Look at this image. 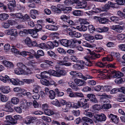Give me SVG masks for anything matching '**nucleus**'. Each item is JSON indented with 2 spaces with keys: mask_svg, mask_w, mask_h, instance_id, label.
Listing matches in <instances>:
<instances>
[{
  "mask_svg": "<svg viewBox=\"0 0 125 125\" xmlns=\"http://www.w3.org/2000/svg\"><path fill=\"white\" fill-rule=\"evenodd\" d=\"M100 74L103 79H110L111 77L118 78L123 76V74L121 72H116L113 70L108 71L106 69L100 71Z\"/></svg>",
  "mask_w": 125,
  "mask_h": 125,
  "instance_id": "f257e3e1",
  "label": "nucleus"
},
{
  "mask_svg": "<svg viewBox=\"0 0 125 125\" xmlns=\"http://www.w3.org/2000/svg\"><path fill=\"white\" fill-rule=\"evenodd\" d=\"M17 66V69L14 70L15 73L17 74H24L26 66L21 63H18Z\"/></svg>",
  "mask_w": 125,
  "mask_h": 125,
  "instance_id": "f03ea898",
  "label": "nucleus"
},
{
  "mask_svg": "<svg viewBox=\"0 0 125 125\" xmlns=\"http://www.w3.org/2000/svg\"><path fill=\"white\" fill-rule=\"evenodd\" d=\"M88 99H86L85 98H82L78 102V103L79 107H83L85 109L89 107L88 105L86 103Z\"/></svg>",
  "mask_w": 125,
  "mask_h": 125,
  "instance_id": "7ed1b4c3",
  "label": "nucleus"
},
{
  "mask_svg": "<svg viewBox=\"0 0 125 125\" xmlns=\"http://www.w3.org/2000/svg\"><path fill=\"white\" fill-rule=\"evenodd\" d=\"M75 40H70L68 41L66 39H62L61 41V43L62 45L68 47L71 46H73L72 44L73 43H75Z\"/></svg>",
  "mask_w": 125,
  "mask_h": 125,
  "instance_id": "20e7f679",
  "label": "nucleus"
},
{
  "mask_svg": "<svg viewBox=\"0 0 125 125\" xmlns=\"http://www.w3.org/2000/svg\"><path fill=\"white\" fill-rule=\"evenodd\" d=\"M85 63L83 61L80 60L78 63L77 64H75L73 65V68L77 70L82 69L84 67Z\"/></svg>",
  "mask_w": 125,
  "mask_h": 125,
  "instance_id": "39448f33",
  "label": "nucleus"
},
{
  "mask_svg": "<svg viewBox=\"0 0 125 125\" xmlns=\"http://www.w3.org/2000/svg\"><path fill=\"white\" fill-rule=\"evenodd\" d=\"M5 34L7 35H11V36H16L18 33L16 29H11L5 31Z\"/></svg>",
  "mask_w": 125,
  "mask_h": 125,
  "instance_id": "423d86ee",
  "label": "nucleus"
},
{
  "mask_svg": "<svg viewBox=\"0 0 125 125\" xmlns=\"http://www.w3.org/2000/svg\"><path fill=\"white\" fill-rule=\"evenodd\" d=\"M25 43L29 47L35 46L36 45V42L35 41L32 42L31 39L29 37H27L25 40Z\"/></svg>",
  "mask_w": 125,
  "mask_h": 125,
  "instance_id": "0eeeda50",
  "label": "nucleus"
},
{
  "mask_svg": "<svg viewBox=\"0 0 125 125\" xmlns=\"http://www.w3.org/2000/svg\"><path fill=\"white\" fill-rule=\"evenodd\" d=\"M75 43H78L79 44H82V45L84 46L91 48L92 46L90 44L87 42L86 41H83L82 40H75Z\"/></svg>",
  "mask_w": 125,
  "mask_h": 125,
  "instance_id": "6e6552de",
  "label": "nucleus"
},
{
  "mask_svg": "<svg viewBox=\"0 0 125 125\" xmlns=\"http://www.w3.org/2000/svg\"><path fill=\"white\" fill-rule=\"evenodd\" d=\"M9 2L8 4V7L10 10H12L16 6V3L15 0H7Z\"/></svg>",
  "mask_w": 125,
  "mask_h": 125,
  "instance_id": "1a4fd4ad",
  "label": "nucleus"
},
{
  "mask_svg": "<svg viewBox=\"0 0 125 125\" xmlns=\"http://www.w3.org/2000/svg\"><path fill=\"white\" fill-rule=\"evenodd\" d=\"M94 117L98 121H105L106 119L105 115L104 114L95 115Z\"/></svg>",
  "mask_w": 125,
  "mask_h": 125,
  "instance_id": "9d476101",
  "label": "nucleus"
},
{
  "mask_svg": "<svg viewBox=\"0 0 125 125\" xmlns=\"http://www.w3.org/2000/svg\"><path fill=\"white\" fill-rule=\"evenodd\" d=\"M83 36L84 37L86 40L89 41L91 42H93L94 41V37L93 36L90 35L89 34L85 33L84 34Z\"/></svg>",
  "mask_w": 125,
  "mask_h": 125,
  "instance_id": "9b49d317",
  "label": "nucleus"
},
{
  "mask_svg": "<svg viewBox=\"0 0 125 125\" xmlns=\"http://www.w3.org/2000/svg\"><path fill=\"white\" fill-rule=\"evenodd\" d=\"M7 22H3L2 23V26L5 28H7L10 26V24L12 25L15 23V21L13 20H8L7 21Z\"/></svg>",
  "mask_w": 125,
  "mask_h": 125,
  "instance_id": "f8f14e48",
  "label": "nucleus"
},
{
  "mask_svg": "<svg viewBox=\"0 0 125 125\" xmlns=\"http://www.w3.org/2000/svg\"><path fill=\"white\" fill-rule=\"evenodd\" d=\"M110 27L112 29L119 32H122L123 30V27L119 25H112Z\"/></svg>",
  "mask_w": 125,
  "mask_h": 125,
  "instance_id": "ddd939ff",
  "label": "nucleus"
},
{
  "mask_svg": "<svg viewBox=\"0 0 125 125\" xmlns=\"http://www.w3.org/2000/svg\"><path fill=\"white\" fill-rule=\"evenodd\" d=\"M109 117L113 122L115 124H117L119 122V119L117 116L112 114L109 115Z\"/></svg>",
  "mask_w": 125,
  "mask_h": 125,
  "instance_id": "4468645a",
  "label": "nucleus"
},
{
  "mask_svg": "<svg viewBox=\"0 0 125 125\" xmlns=\"http://www.w3.org/2000/svg\"><path fill=\"white\" fill-rule=\"evenodd\" d=\"M100 57V54L94 53L92 54H90L89 55H86L84 57V58L87 59H88L89 58H91L92 59H94L96 58H99Z\"/></svg>",
  "mask_w": 125,
  "mask_h": 125,
  "instance_id": "2eb2a0df",
  "label": "nucleus"
},
{
  "mask_svg": "<svg viewBox=\"0 0 125 125\" xmlns=\"http://www.w3.org/2000/svg\"><path fill=\"white\" fill-rule=\"evenodd\" d=\"M56 43H53L52 42L49 41L47 43V45H46V49H53L55 46H57V45H55Z\"/></svg>",
  "mask_w": 125,
  "mask_h": 125,
  "instance_id": "dca6fc26",
  "label": "nucleus"
},
{
  "mask_svg": "<svg viewBox=\"0 0 125 125\" xmlns=\"http://www.w3.org/2000/svg\"><path fill=\"white\" fill-rule=\"evenodd\" d=\"M75 83L78 86H83L85 83L84 81L82 79H76L74 80Z\"/></svg>",
  "mask_w": 125,
  "mask_h": 125,
  "instance_id": "f3484780",
  "label": "nucleus"
},
{
  "mask_svg": "<svg viewBox=\"0 0 125 125\" xmlns=\"http://www.w3.org/2000/svg\"><path fill=\"white\" fill-rule=\"evenodd\" d=\"M73 28L75 29H77L80 31H85L87 29V27L84 25L77 26L76 27H73Z\"/></svg>",
  "mask_w": 125,
  "mask_h": 125,
  "instance_id": "a211bd4d",
  "label": "nucleus"
},
{
  "mask_svg": "<svg viewBox=\"0 0 125 125\" xmlns=\"http://www.w3.org/2000/svg\"><path fill=\"white\" fill-rule=\"evenodd\" d=\"M87 97L89 98L91 101L95 103H97V101L95 97V95L92 94H87Z\"/></svg>",
  "mask_w": 125,
  "mask_h": 125,
  "instance_id": "6ab92c4d",
  "label": "nucleus"
},
{
  "mask_svg": "<svg viewBox=\"0 0 125 125\" xmlns=\"http://www.w3.org/2000/svg\"><path fill=\"white\" fill-rule=\"evenodd\" d=\"M69 34L71 36L77 38H80L82 36L81 34L79 32L72 31L70 32Z\"/></svg>",
  "mask_w": 125,
  "mask_h": 125,
  "instance_id": "aec40b11",
  "label": "nucleus"
},
{
  "mask_svg": "<svg viewBox=\"0 0 125 125\" xmlns=\"http://www.w3.org/2000/svg\"><path fill=\"white\" fill-rule=\"evenodd\" d=\"M36 118L33 117L31 116H27L26 117L24 123L27 124H30L31 123L32 121L33 120L36 119Z\"/></svg>",
  "mask_w": 125,
  "mask_h": 125,
  "instance_id": "412c9836",
  "label": "nucleus"
},
{
  "mask_svg": "<svg viewBox=\"0 0 125 125\" xmlns=\"http://www.w3.org/2000/svg\"><path fill=\"white\" fill-rule=\"evenodd\" d=\"M10 82L13 84L15 85H17L20 83V82L22 83L23 84V83L22 81H20V80L18 79H14L12 78L11 79H9Z\"/></svg>",
  "mask_w": 125,
  "mask_h": 125,
  "instance_id": "4be33fe9",
  "label": "nucleus"
},
{
  "mask_svg": "<svg viewBox=\"0 0 125 125\" xmlns=\"http://www.w3.org/2000/svg\"><path fill=\"white\" fill-rule=\"evenodd\" d=\"M76 76L79 78H82L85 80H86L87 79H91L92 77L89 75H87L86 77L84 76L81 73H77Z\"/></svg>",
  "mask_w": 125,
  "mask_h": 125,
  "instance_id": "5701e85b",
  "label": "nucleus"
},
{
  "mask_svg": "<svg viewBox=\"0 0 125 125\" xmlns=\"http://www.w3.org/2000/svg\"><path fill=\"white\" fill-rule=\"evenodd\" d=\"M2 63L5 66L8 68H12L13 66V64L10 61L6 60L3 61L2 62Z\"/></svg>",
  "mask_w": 125,
  "mask_h": 125,
  "instance_id": "b1692460",
  "label": "nucleus"
},
{
  "mask_svg": "<svg viewBox=\"0 0 125 125\" xmlns=\"http://www.w3.org/2000/svg\"><path fill=\"white\" fill-rule=\"evenodd\" d=\"M29 55L30 56L27 57V59L31 61H31L29 62V65L31 67V66H34V64L35 63L34 61H33L34 57L32 55Z\"/></svg>",
  "mask_w": 125,
  "mask_h": 125,
  "instance_id": "393cba45",
  "label": "nucleus"
},
{
  "mask_svg": "<svg viewBox=\"0 0 125 125\" xmlns=\"http://www.w3.org/2000/svg\"><path fill=\"white\" fill-rule=\"evenodd\" d=\"M69 86L71 87L73 90L75 91H77L79 90L78 86L75 85L74 83L72 81H70L69 83Z\"/></svg>",
  "mask_w": 125,
  "mask_h": 125,
  "instance_id": "a878e982",
  "label": "nucleus"
},
{
  "mask_svg": "<svg viewBox=\"0 0 125 125\" xmlns=\"http://www.w3.org/2000/svg\"><path fill=\"white\" fill-rule=\"evenodd\" d=\"M87 3L86 2H82L77 5L75 7V8L78 9H82L85 8L86 9Z\"/></svg>",
  "mask_w": 125,
  "mask_h": 125,
  "instance_id": "bb28decb",
  "label": "nucleus"
},
{
  "mask_svg": "<svg viewBox=\"0 0 125 125\" xmlns=\"http://www.w3.org/2000/svg\"><path fill=\"white\" fill-rule=\"evenodd\" d=\"M44 114L46 115L50 116L54 114V112L52 110L48 109L44 110Z\"/></svg>",
  "mask_w": 125,
  "mask_h": 125,
  "instance_id": "cd10ccee",
  "label": "nucleus"
},
{
  "mask_svg": "<svg viewBox=\"0 0 125 125\" xmlns=\"http://www.w3.org/2000/svg\"><path fill=\"white\" fill-rule=\"evenodd\" d=\"M9 15L7 13H3L0 14V20L3 21L7 19L9 17Z\"/></svg>",
  "mask_w": 125,
  "mask_h": 125,
  "instance_id": "c85d7f7f",
  "label": "nucleus"
},
{
  "mask_svg": "<svg viewBox=\"0 0 125 125\" xmlns=\"http://www.w3.org/2000/svg\"><path fill=\"white\" fill-rule=\"evenodd\" d=\"M1 91L5 94H8L10 92L9 87L8 86L3 87L1 88Z\"/></svg>",
  "mask_w": 125,
  "mask_h": 125,
  "instance_id": "c756f323",
  "label": "nucleus"
},
{
  "mask_svg": "<svg viewBox=\"0 0 125 125\" xmlns=\"http://www.w3.org/2000/svg\"><path fill=\"white\" fill-rule=\"evenodd\" d=\"M33 86V89L32 91V92L35 93H38L39 89L41 88L40 86L37 84H34Z\"/></svg>",
  "mask_w": 125,
  "mask_h": 125,
  "instance_id": "7c9ffc66",
  "label": "nucleus"
},
{
  "mask_svg": "<svg viewBox=\"0 0 125 125\" xmlns=\"http://www.w3.org/2000/svg\"><path fill=\"white\" fill-rule=\"evenodd\" d=\"M16 123V120L10 121L5 120L4 122V124L5 125H12L15 124Z\"/></svg>",
  "mask_w": 125,
  "mask_h": 125,
  "instance_id": "2f4dec72",
  "label": "nucleus"
},
{
  "mask_svg": "<svg viewBox=\"0 0 125 125\" xmlns=\"http://www.w3.org/2000/svg\"><path fill=\"white\" fill-rule=\"evenodd\" d=\"M40 81L41 83L44 85L48 86L50 85L49 81L44 79H42Z\"/></svg>",
  "mask_w": 125,
  "mask_h": 125,
  "instance_id": "473e14b6",
  "label": "nucleus"
},
{
  "mask_svg": "<svg viewBox=\"0 0 125 125\" xmlns=\"http://www.w3.org/2000/svg\"><path fill=\"white\" fill-rule=\"evenodd\" d=\"M95 8V6L94 4L91 3H87L86 10H89L92 9L94 10V8Z\"/></svg>",
  "mask_w": 125,
  "mask_h": 125,
  "instance_id": "72a5a7b5",
  "label": "nucleus"
},
{
  "mask_svg": "<svg viewBox=\"0 0 125 125\" xmlns=\"http://www.w3.org/2000/svg\"><path fill=\"white\" fill-rule=\"evenodd\" d=\"M49 97L51 99H54L55 96V92L52 90H51L49 92Z\"/></svg>",
  "mask_w": 125,
  "mask_h": 125,
  "instance_id": "f704fd0d",
  "label": "nucleus"
},
{
  "mask_svg": "<svg viewBox=\"0 0 125 125\" xmlns=\"http://www.w3.org/2000/svg\"><path fill=\"white\" fill-rule=\"evenodd\" d=\"M0 97V101L2 102H6L8 100V97L4 95H1Z\"/></svg>",
  "mask_w": 125,
  "mask_h": 125,
  "instance_id": "c9c22d12",
  "label": "nucleus"
},
{
  "mask_svg": "<svg viewBox=\"0 0 125 125\" xmlns=\"http://www.w3.org/2000/svg\"><path fill=\"white\" fill-rule=\"evenodd\" d=\"M51 103L52 104L58 107H59L61 106V105L60 103V101H59L57 99H55L53 100L52 102Z\"/></svg>",
  "mask_w": 125,
  "mask_h": 125,
  "instance_id": "e433bc0d",
  "label": "nucleus"
},
{
  "mask_svg": "<svg viewBox=\"0 0 125 125\" xmlns=\"http://www.w3.org/2000/svg\"><path fill=\"white\" fill-rule=\"evenodd\" d=\"M66 74L65 71L63 70H60L57 72V77H60L62 75H64Z\"/></svg>",
  "mask_w": 125,
  "mask_h": 125,
  "instance_id": "4c0bfd02",
  "label": "nucleus"
},
{
  "mask_svg": "<svg viewBox=\"0 0 125 125\" xmlns=\"http://www.w3.org/2000/svg\"><path fill=\"white\" fill-rule=\"evenodd\" d=\"M48 72L49 74L52 75L54 76L57 77V72L53 70H50L48 71Z\"/></svg>",
  "mask_w": 125,
  "mask_h": 125,
  "instance_id": "58836bf2",
  "label": "nucleus"
},
{
  "mask_svg": "<svg viewBox=\"0 0 125 125\" xmlns=\"http://www.w3.org/2000/svg\"><path fill=\"white\" fill-rule=\"evenodd\" d=\"M35 46H37L43 49H46V45L44 43H42L38 44L36 43V45Z\"/></svg>",
  "mask_w": 125,
  "mask_h": 125,
  "instance_id": "ea45409f",
  "label": "nucleus"
},
{
  "mask_svg": "<svg viewBox=\"0 0 125 125\" xmlns=\"http://www.w3.org/2000/svg\"><path fill=\"white\" fill-rule=\"evenodd\" d=\"M30 16L27 14H25L24 16L23 15V17L22 18L21 21L23 22L28 21L30 20Z\"/></svg>",
  "mask_w": 125,
  "mask_h": 125,
  "instance_id": "a19ab883",
  "label": "nucleus"
},
{
  "mask_svg": "<svg viewBox=\"0 0 125 125\" xmlns=\"http://www.w3.org/2000/svg\"><path fill=\"white\" fill-rule=\"evenodd\" d=\"M11 100L12 103L15 104H17L19 102V99L16 97L12 98H11Z\"/></svg>",
  "mask_w": 125,
  "mask_h": 125,
  "instance_id": "79ce46f5",
  "label": "nucleus"
},
{
  "mask_svg": "<svg viewBox=\"0 0 125 125\" xmlns=\"http://www.w3.org/2000/svg\"><path fill=\"white\" fill-rule=\"evenodd\" d=\"M51 8L52 10L54 11L56 13H60L61 12V10L56 7L52 6L51 7Z\"/></svg>",
  "mask_w": 125,
  "mask_h": 125,
  "instance_id": "37998d69",
  "label": "nucleus"
},
{
  "mask_svg": "<svg viewBox=\"0 0 125 125\" xmlns=\"http://www.w3.org/2000/svg\"><path fill=\"white\" fill-rule=\"evenodd\" d=\"M82 119L84 121L89 123L90 124H92L93 123V121L92 119L86 117H83L82 118Z\"/></svg>",
  "mask_w": 125,
  "mask_h": 125,
  "instance_id": "c03bdc74",
  "label": "nucleus"
},
{
  "mask_svg": "<svg viewBox=\"0 0 125 125\" xmlns=\"http://www.w3.org/2000/svg\"><path fill=\"white\" fill-rule=\"evenodd\" d=\"M107 64L106 62H99L96 63V65L98 67L102 68L106 66Z\"/></svg>",
  "mask_w": 125,
  "mask_h": 125,
  "instance_id": "a18cd8bd",
  "label": "nucleus"
},
{
  "mask_svg": "<svg viewBox=\"0 0 125 125\" xmlns=\"http://www.w3.org/2000/svg\"><path fill=\"white\" fill-rule=\"evenodd\" d=\"M41 118L45 121L50 122L52 121L51 118L48 116H43Z\"/></svg>",
  "mask_w": 125,
  "mask_h": 125,
  "instance_id": "49530a36",
  "label": "nucleus"
},
{
  "mask_svg": "<svg viewBox=\"0 0 125 125\" xmlns=\"http://www.w3.org/2000/svg\"><path fill=\"white\" fill-rule=\"evenodd\" d=\"M89 31L90 33H92L95 31V29L93 25H89L88 27Z\"/></svg>",
  "mask_w": 125,
  "mask_h": 125,
  "instance_id": "de8ad7c7",
  "label": "nucleus"
},
{
  "mask_svg": "<svg viewBox=\"0 0 125 125\" xmlns=\"http://www.w3.org/2000/svg\"><path fill=\"white\" fill-rule=\"evenodd\" d=\"M13 91L15 92H20L22 93L25 90L24 89H21L20 87H16L13 89Z\"/></svg>",
  "mask_w": 125,
  "mask_h": 125,
  "instance_id": "09e8293b",
  "label": "nucleus"
},
{
  "mask_svg": "<svg viewBox=\"0 0 125 125\" xmlns=\"http://www.w3.org/2000/svg\"><path fill=\"white\" fill-rule=\"evenodd\" d=\"M94 13H98L101 11H103V7H101L99 8H94Z\"/></svg>",
  "mask_w": 125,
  "mask_h": 125,
  "instance_id": "8fccbe9b",
  "label": "nucleus"
},
{
  "mask_svg": "<svg viewBox=\"0 0 125 125\" xmlns=\"http://www.w3.org/2000/svg\"><path fill=\"white\" fill-rule=\"evenodd\" d=\"M117 37L119 40H122L125 38V34L123 33H120L118 35Z\"/></svg>",
  "mask_w": 125,
  "mask_h": 125,
  "instance_id": "3c124183",
  "label": "nucleus"
},
{
  "mask_svg": "<svg viewBox=\"0 0 125 125\" xmlns=\"http://www.w3.org/2000/svg\"><path fill=\"white\" fill-rule=\"evenodd\" d=\"M99 19V22L102 24H105L108 21L107 19L105 18H100Z\"/></svg>",
  "mask_w": 125,
  "mask_h": 125,
  "instance_id": "603ef678",
  "label": "nucleus"
},
{
  "mask_svg": "<svg viewBox=\"0 0 125 125\" xmlns=\"http://www.w3.org/2000/svg\"><path fill=\"white\" fill-rule=\"evenodd\" d=\"M81 11L80 10H76L73 12V14L75 16H80L81 15Z\"/></svg>",
  "mask_w": 125,
  "mask_h": 125,
  "instance_id": "864d4df0",
  "label": "nucleus"
},
{
  "mask_svg": "<svg viewBox=\"0 0 125 125\" xmlns=\"http://www.w3.org/2000/svg\"><path fill=\"white\" fill-rule=\"evenodd\" d=\"M55 91L56 94L58 96H62L64 94V93L63 92L59 91L57 88L55 89Z\"/></svg>",
  "mask_w": 125,
  "mask_h": 125,
  "instance_id": "5fc2aeb1",
  "label": "nucleus"
},
{
  "mask_svg": "<svg viewBox=\"0 0 125 125\" xmlns=\"http://www.w3.org/2000/svg\"><path fill=\"white\" fill-rule=\"evenodd\" d=\"M110 8L109 4L108 3L106 4L104 7H103V11H106L109 10Z\"/></svg>",
  "mask_w": 125,
  "mask_h": 125,
  "instance_id": "6e6d98bb",
  "label": "nucleus"
},
{
  "mask_svg": "<svg viewBox=\"0 0 125 125\" xmlns=\"http://www.w3.org/2000/svg\"><path fill=\"white\" fill-rule=\"evenodd\" d=\"M84 114L86 116L90 117H92L93 116V114L91 112H88L86 110H85L84 112Z\"/></svg>",
  "mask_w": 125,
  "mask_h": 125,
  "instance_id": "4d7b16f0",
  "label": "nucleus"
},
{
  "mask_svg": "<svg viewBox=\"0 0 125 125\" xmlns=\"http://www.w3.org/2000/svg\"><path fill=\"white\" fill-rule=\"evenodd\" d=\"M111 88V86L106 85L103 87V89L104 91L108 92L110 91Z\"/></svg>",
  "mask_w": 125,
  "mask_h": 125,
  "instance_id": "13d9d810",
  "label": "nucleus"
},
{
  "mask_svg": "<svg viewBox=\"0 0 125 125\" xmlns=\"http://www.w3.org/2000/svg\"><path fill=\"white\" fill-rule=\"evenodd\" d=\"M48 74H49L48 72L46 71L41 73V75L42 78H48V76L47 75Z\"/></svg>",
  "mask_w": 125,
  "mask_h": 125,
  "instance_id": "bf43d9fd",
  "label": "nucleus"
},
{
  "mask_svg": "<svg viewBox=\"0 0 125 125\" xmlns=\"http://www.w3.org/2000/svg\"><path fill=\"white\" fill-rule=\"evenodd\" d=\"M72 9L71 7H64L62 9V11H63L65 13H66L68 11L71 10Z\"/></svg>",
  "mask_w": 125,
  "mask_h": 125,
  "instance_id": "052dcab7",
  "label": "nucleus"
},
{
  "mask_svg": "<svg viewBox=\"0 0 125 125\" xmlns=\"http://www.w3.org/2000/svg\"><path fill=\"white\" fill-rule=\"evenodd\" d=\"M84 59L86 60V62L85 63V65H86L88 66H91L92 65V63L90 60L91 59V58H89L88 59Z\"/></svg>",
  "mask_w": 125,
  "mask_h": 125,
  "instance_id": "680f3d73",
  "label": "nucleus"
},
{
  "mask_svg": "<svg viewBox=\"0 0 125 125\" xmlns=\"http://www.w3.org/2000/svg\"><path fill=\"white\" fill-rule=\"evenodd\" d=\"M15 17L17 18L20 19L21 21L22 18L23 17V15L21 13H15Z\"/></svg>",
  "mask_w": 125,
  "mask_h": 125,
  "instance_id": "e2e57ef3",
  "label": "nucleus"
},
{
  "mask_svg": "<svg viewBox=\"0 0 125 125\" xmlns=\"http://www.w3.org/2000/svg\"><path fill=\"white\" fill-rule=\"evenodd\" d=\"M28 51H23L21 52H19V54L22 56L23 57L27 55H29Z\"/></svg>",
  "mask_w": 125,
  "mask_h": 125,
  "instance_id": "0e129e2a",
  "label": "nucleus"
},
{
  "mask_svg": "<svg viewBox=\"0 0 125 125\" xmlns=\"http://www.w3.org/2000/svg\"><path fill=\"white\" fill-rule=\"evenodd\" d=\"M93 111L95 110H99L101 109V107L100 105L98 104H95L93 106Z\"/></svg>",
  "mask_w": 125,
  "mask_h": 125,
  "instance_id": "69168bd1",
  "label": "nucleus"
},
{
  "mask_svg": "<svg viewBox=\"0 0 125 125\" xmlns=\"http://www.w3.org/2000/svg\"><path fill=\"white\" fill-rule=\"evenodd\" d=\"M11 52L14 53L15 54H19V51L15 47L12 48L11 49Z\"/></svg>",
  "mask_w": 125,
  "mask_h": 125,
  "instance_id": "338daca9",
  "label": "nucleus"
},
{
  "mask_svg": "<svg viewBox=\"0 0 125 125\" xmlns=\"http://www.w3.org/2000/svg\"><path fill=\"white\" fill-rule=\"evenodd\" d=\"M117 3L120 5H123L125 4V0H116Z\"/></svg>",
  "mask_w": 125,
  "mask_h": 125,
  "instance_id": "774afa93",
  "label": "nucleus"
}]
</instances>
